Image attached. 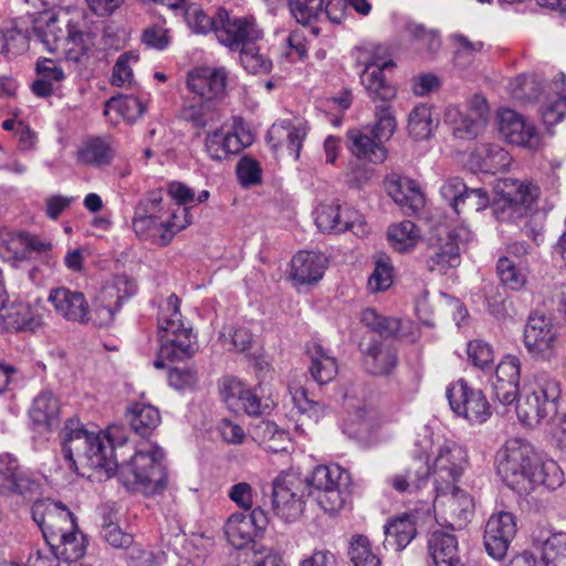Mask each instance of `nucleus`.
I'll use <instances>...</instances> for the list:
<instances>
[{
	"instance_id": "obj_22",
	"label": "nucleus",
	"mask_w": 566,
	"mask_h": 566,
	"mask_svg": "<svg viewBox=\"0 0 566 566\" xmlns=\"http://www.w3.org/2000/svg\"><path fill=\"white\" fill-rule=\"evenodd\" d=\"M324 0H290V11L297 23L302 24L301 28L291 31L287 43L292 51H295L300 59H303L307 53V41L305 31L316 34L315 28H307L321 12Z\"/></svg>"
},
{
	"instance_id": "obj_27",
	"label": "nucleus",
	"mask_w": 566,
	"mask_h": 566,
	"mask_svg": "<svg viewBox=\"0 0 566 566\" xmlns=\"http://www.w3.org/2000/svg\"><path fill=\"white\" fill-rule=\"evenodd\" d=\"M221 395L229 408L234 411H243L249 416H260L270 408L268 402H261L255 390L249 388L237 378L223 380Z\"/></svg>"
},
{
	"instance_id": "obj_18",
	"label": "nucleus",
	"mask_w": 566,
	"mask_h": 566,
	"mask_svg": "<svg viewBox=\"0 0 566 566\" xmlns=\"http://www.w3.org/2000/svg\"><path fill=\"white\" fill-rule=\"evenodd\" d=\"M27 3L32 4L34 8H42L38 19L34 20L33 34L49 52H57L61 50L62 44L67 38V29L64 30L60 25V20L56 14L51 12V9L59 6L61 0H24Z\"/></svg>"
},
{
	"instance_id": "obj_57",
	"label": "nucleus",
	"mask_w": 566,
	"mask_h": 566,
	"mask_svg": "<svg viewBox=\"0 0 566 566\" xmlns=\"http://www.w3.org/2000/svg\"><path fill=\"white\" fill-rule=\"evenodd\" d=\"M361 322L368 328L385 337L394 336L400 328L399 319L381 316L373 308H366L361 312Z\"/></svg>"
},
{
	"instance_id": "obj_23",
	"label": "nucleus",
	"mask_w": 566,
	"mask_h": 566,
	"mask_svg": "<svg viewBox=\"0 0 566 566\" xmlns=\"http://www.w3.org/2000/svg\"><path fill=\"white\" fill-rule=\"evenodd\" d=\"M227 78L223 67L200 66L189 72L187 85L201 99L217 102L226 94Z\"/></svg>"
},
{
	"instance_id": "obj_38",
	"label": "nucleus",
	"mask_w": 566,
	"mask_h": 566,
	"mask_svg": "<svg viewBox=\"0 0 566 566\" xmlns=\"http://www.w3.org/2000/svg\"><path fill=\"white\" fill-rule=\"evenodd\" d=\"M306 353L311 359L312 378L319 385L332 381L338 371L336 359L316 343L308 345Z\"/></svg>"
},
{
	"instance_id": "obj_46",
	"label": "nucleus",
	"mask_w": 566,
	"mask_h": 566,
	"mask_svg": "<svg viewBox=\"0 0 566 566\" xmlns=\"http://www.w3.org/2000/svg\"><path fill=\"white\" fill-rule=\"evenodd\" d=\"M113 155L114 151L106 140L94 137L83 143L77 151V159L85 165L101 167L108 165Z\"/></svg>"
},
{
	"instance_id": "obj_15",
	"label": "nucleus",
	"mask_w": 566,
	"mask_h": 566,
	"mask_svg": "<svg viewBox=\"0 0 566 566\" xmlns=\"http://www.w3.org/2000/svg\"><path fill=\"white\" fill-rule=\"evenodd\" d=\"M269 524V517L262 507L253 509L249 514L234 512L223 525L227 541L237 549L255 546L254 539L260 536Z\"/></svg>"
},
{
	"instance_id": "obj_62",
	"label": "nucleus",
	"mask_w": 566,
	"mask_h": 566,
	"mask_svg": "<svg viewBox=\"0 0 566 566\" xmlns=\"http://www.w3.org/2000/svg\"><path fill=\"white\" fill-rule=\"evenodd\" d=\"M520 359L514 355H507L496 366L492 384L520 385Z\"/></svg>"
},
{
	"instance_id": "obj_48",
	"label": "nucleus",
	"mask_w": 566,
	"mask_h": 566,
	"mask_svg": "<svg viewBox=\"0 0 566 566\" xmlns=\"http://www.w3.org/2000/svg\"><path fill=\"white\" fill-rule=\"evenodd\" d=\"M496 272L501 283L512 290H522L527 282V270L522 263H515L513 260L502 256L496 264Z\"/></svg>"
},
{
	"instance_id": "obj_58",
	"label": "nucleus",
	"mask_w": 566,
	"mask_h": 566,
	"mask_svg": "<svg viewBox=\"0 0 566 566\" xmlns=\"http://www.w3.org/2000/svg\"><path fill=\"white\" fill-rule=\"evenodd\" d=\"M285 130L287 133L286 138L290 155L297 160L300 158L303 143L307 136V123L302 117L293 116L292 119H285Z\"/></svg>"
},
{
	"instance_id": "obj_59",
	"label": "nucleus",
	"mask_w": 566,
	"mask_h": 566,
	"mask_svg": "<svg viewBox=\"0 0 566 566\" xmlns=\"http://www.w3.org/2000/svg\"><path fill=\"white\" fill-rule=\"evenodd\" d=\"M285 492H290V500H285V523L298 520L304 512L306 496H301V488L293 481L292 473L285 474Z\"/></svg>"
},
{
	"instance_id": "obj_60",
	"label": "nucleus",
	"mask_w": 566,
	"mask_h": 566,
	"mask_svg": "<svg viewBox=\"0 0 566 566\" xmlns=\"http://www.w3.org/2000/svg\"><path fill=\"white\" fill-rule=\"evenodd\" d=\"M185 19L189 28L196 33H216L217 27L220 25L219 12L216 18H210L200 8L190 6L185 11Z\"/></svg>"
},
{
	"instance_id": "obj_7",
	"label": "nucleus",
	"mask_w": 566,
	"mask_h": 566,
	"mask_svg": "<svg viewBox=\"0 0 566 566\" xmlns=\"http://www.w3.org/2000/svg\"><path fill=\"white\" fill-rule=\"evenodd\" d=\"M494 190L493 214L497 221L506 223L525 220L536 209L541 196L539 187L527 179H500Z\"/></svg>"
},
{
	"instance_id": "obj_10",
	"label": "nucleus",
	"mask_w": 566,
	"mask_h": 566,
	"mask_svg": "<svg viewBox=\"0 0 566 566\" xmlns=\"http://www.w3.org/2000/svg\"><path fill=\"white\" fill-rule=\"evenodd\" d=\"M559 336V326L553 317L533 313L524 327L523 343L533 358L549 361L556 356Z\"/></svg>"
},
{
	"instance_id": "obj_64",
	"label": "nucleus",
	"mask_w": 566,
	"mask_h": 566,
	"mask_svg": "<svg viewBox=\"0 0 566 566\" xmlns=\"http://www.w3.org/2000/svg\"><path fill=\"white\" fill-rule=\"evenodd\" d=\"M451 40L455 46L454 60L459 66H467L483 48L480 41H471L463 34H453Z\"/></svg>"
},
{
	"instance_id": "obj_24",
	"label": "nucleus",
	"mask_w": 566,
	"mask_h": 566,
	"mask_svg": "<svg viewBox=\"0 0 566 566\" xmlns=\"http://www.w3.org/2000/svg\"><path fill=\"white\" fill-rule=\"evenodd\" d=\"M328 265L327 258L314 251H298L290 261V280L296 287L316 284Z\"/></svg>"
},
{
	"instance_id": "obj_12",
	"label": "nucleus",
	"mask_w": 566,
	"mask_h": 566,
	"mask_svg": "<svg viewBox=\"0 0 566 566\" xmlns=\"http://www.w3.org/2000/svg\"><path fill=\"white\" fill-rule=\"evenodd\" d=\"M467 465L468 452L462 446L455 442H446L438 447L432 468L430 467L437 493H447L449 486L455 485Z\"/></svg>"
},
{
	"instance_id": "obj_11",
	"label": "nucleus",
	"mask_w": 566,
	"mask_h": 566,
	"mask_svg": "<svg viewBox=\"0 0 566 566\" xmlns=\"http://www.w3.org/2000/svg\"><path fill=\"white\" fill-rule=\"evenodd\" d=\"M447 398L452 411L472 424L484 423L492 415L491 405L482 390L459 379L447 389Z\"/></svg>"
},
{
	"instance_id": "obj_26",
	"label": "nucleus",
	"mask_w": 566,
	"mask_h": 566,
	"mask_svg": "<svg viewBox=\"0 0 566 566\" xmlns=\"http://www.w3.org/2000/svg\"><path fill=\"white\" fill-rule=\"evenodd\" d=\"M385 188L406 214L417 213L424 206V195L418 182L408 177L391 172L386 177Z\"/></svg>"
},
{
	"instance_id": "obj_44",
	"label": "nucleus",
	"mask_w": 566,
	"mask_h": 566,
	"mask_svg": "<svg viewBox=\"0 0 566 566\" xmlns=\"http://www.w3.org/2000/svg\"><path fill=\"white\" fill-rule=\"evenodd\" d=\"M396 363L395 350L376 342L369 346L364 359L367 371L376 376L389 374L395 368Z\"/></svg>"
},
{
	"instance_id": "obj_20",
	"label": "nucleus",
	"mask_w": 566,
	"mask_h": 566,
	"mask_svg": "<svg viewBox=\"0 0 566 566\" xmlns=\"http://www.w3.org/2000/svg\"><path fill=\"white\" fill-rule=\"evenodd\" d=\"M440 193L458 214L480 212L490 205V197L482 188H468L459 178L446 181Z\"/></svg>"
},
{
	"instance_id": "obj_21",
	"label": "nucleus",
	"mask_w": 566,
	"mask_h": 566,
	"mask_svg": "<svg viewBox=\"0 0 566 566\" xmlns=\"http://www.w3.org/2000/svg\"><path fill=\"white\" fill-rule=\"evenodd\" d=\"M516 534L515 516L509 512H499L489 517L484 530V546L494 559H502L507 553L511 541Z\"/></svg>"
},
{
	"instance_id": "obj_56",
	"label": "nucleus",
	"mask_w": 566,
	"mask_h": 566,
	"mask_svg": "<svg viewBox=\"0 0 566 566\" xmlns=\"http://www.w3.org/2000/svg\"><path fill=\"white\" fill-rule=\"evenodd\" d=\"M467 354L469 361L481 370H492L494 365L493 347L482 340L473 339L468 343Z\"/></svg>"
},
{
	"instance_id": "obj_45",
	"label": "nucleus",
	"mask_w": 566,
	"mask_h": 566,
	"mask_svg": "<svg viewBox=\"0 0 566 566\" xmlns=\"http://www.w3.org/2000/svg\"><path fill=\"white\" fill-rule=\"evenodd\" d=\"M474 156L480 160V169L491 174L507 169L512 163L510 153L497 144L481 145Z\"/></svg>"
},
{
	"instance_id": "obj_16",
	"label": "nucleus",
	"mask_w": 566,
	"mask_h": 566,
	"mask_svg": "<svg viewBox=\"0 0 566 566\" xmlns=\"http://www.w3.org/2000/svg\"><path fill=\"white\" fill-rule=\"evenodd\" d=\"M220 25L216 29L218 41L231 51H237L256 43L263 36V32L253 20L247 18H231L224 9H219Z\"/></svg>"
},
{
	"instance_id": "obj_6",
	"label": "nucleus",
	"mask_w": 566,
	"mask_h": 566,
	"mask_svg": "<svg viewBox=\"0 0 566 566\" xmlns=\"http://www.w3.org/2000/svg\"><path fill=\"white\" fill-rule=\"evenodd\" d=\"M301 488V496H316L318 505L328 514H336L348 501L349 474L337 464L318 465L311 476L292 473Z\"/></svg>"
},
{
	"instance_id": "obj_35",
	"label": "nucleus",
	"mask_w": 566,
	"mask_h": 566,
	"mask_svg": "<svg viewBox=\"0 0 566 566\" xmlns=\"http://www.w3.org/2000/svg\"><path fill=\"white\" fill-rule=\"evenodd\" d=\"M429 555L434 566H460L458 539L444 531H434L428 541Z\"/></svg>"
},
{
	"instance_id": "obj_28",
	"label": "nucleus",
	"mask_w": 566,
	"mask_h": 566,
	"mask_svg": "<svg viewBox=\"0 0 566 566\" xmlns=\"http://www.w3.org/2000/svg\"><path fill=\"white\" fill-rule=\"evenodd\" d=\"M7 248L12 254L14 266L15 263L31 260L33 256H38L46 265L50 264L52 243L38 235L19 232L10 238Z\"/></svg>"
},
{
	"instance_id": "obj_31",
	"label": "nucleus",
	"mask_w": 566,
	"mask_h": 566,
	"mask_svg": "<svg viewBox=\"0 0 566 566\" xmlns=\"http://www.w3.org/2000/svg\"><path fill=\"white\" fill-rule=\"evenodd\" d=\"M532 539L535 548L541 551L544 566H566V533L537 527Z\"/></svg>"
},
{
	"instance_id": "obj_17",
	"label": "nucleus",
	"mask_w": 566,
	"mask_h": 566,
	"mask_svg": "<svg viewBox=\"0 0 566 566\" xmlns=\"http://www.w3.org/2000/svg\"><path fill=\"white\" fill-rule=\"evenodd\" d=\"M496 117L499 133L509 144L532 150L541 147V135L531 120L510 108L499 111Z\"/></svg>"
},
{
	"instance_id": "obj_5",
	"label": "nucleus",
	"mask_w": 566,
	"mask_h": 566,
	"mask_svg": "<svg viewBox=\"0 0 566 566\" xmlns=\"http://www.w3.org/2000/svg\"><path fill=\"white\" fill-rule=\"evenodd\" d=\"M158 337L160 347L158 357L154 360L157 369L165 367V359L185 360L195 355L197 337L191 327H186L181 321L179 298L171 294L166 302V308L158 318Z\"/></svg>"
},
{
	"instance_id": "obj_9",
	"label": "nucleus",
	"mask_w": 566,
	"mask_h": 566,
	"mask_svg": "<svg viewBox=\"0 0 566 566\" xmlns=\"http://www.w3.org/2000/svg\"><path fill=\"white\" fill-rule=\"evenodd\" d=\"M473 240V233L465 226L441 231L430 243L427 265L430 271L446 273L461 263V252Z\"/></svg>"
},
{
	"instance_id": "obj_36",
	"label": "nucleus",
	"mask_w": 566,
	"mask_h": 566,
	"mask_svg": "<svg viewBox=\"0 0 566 566\" xmlns=\"http://www.w3.org/2000/svg\"><path fill=\"white\" fill-rule=\"evenodd\" d=\"M40 326V319L27 303L0 305V327L4 331H34Z\"/></svg>"
},
{
	"instance_id": "obj_43",
	"label": "nucleus",
	"mask_w": 566,
	"mask_h": 566,
	"mask_svg": "<svg viewBox=\"0 0 566 566\" xmlns=\"http://www.w3.org/2000/svg\"><path fill=\"white\" fill-rule=\"evenodd\" d=\"M126 418L132 429L140 437H148L159 426V410L150 405L135 403L129 408Z\"/></svg>"
},
{
	"instance_id": "obj_3",
	"label": "nucleus",
	"mask_w": 566,
	"mask_h": 566,
	"mask_svg": "<svg viewBox=\"0 0 566 566\" xmlns=\"http://www.w3.org/2000/svg\"><path fill=\"white\" fill-rule=\"evenodd\" d=\"M163 208L161 190H153L135 208L133 218L134 232L144 240L165 247L175 234L190 224L188 209L178 207L171 214Z\"/></svg>"
},
{
	"instance_id": "obj_55",
	"label": "nucleus",
	"mask_w": 566,
	"mask_h": 566,
	"mask_svg": "<svg viewBox=\"0 0 566 566\" xmlns=\"http://www.w3.org/2000/svg\"><path fill=\"white\" fill-rule=\"evenodd\" d=\"M394 266L389 256L380 254L376 260V265L368 279L367 287L371 293L386 291L392 284Z\"/></svg>"
},
{
	"instance_id": "obj_13",
	"label": "nucleus",
	"mask_w": 566,
	"mask_h": 566,
	"mask_svg": "<svg viewBox=\"0 0 566 566\" xmlns=\"http://www.w3.org/2000/svg\"><path fill=\"white\" fill-rule=\"evenodd\" d=\"M446 122L452 127L458 138L473 139L486 127L490 120V107L481 95H474L465 112L458 106H449L444 114Z\"/></svg>"
},
{
	"instance_id": "obj_37",
	"label": "nucleus",
	"mask_w": 566,
	"mask_h": 566,
	"mask_svg": "<svg viewBox=\"0 0 566 566\" xmlns=\"http://www.w3.org/2000/svg\"><path fill=\"white\" fill-rule=\"evenodd\" d=\"M46 544L55 558L67 563L78 560L86 552V538L78 527L76 531L62 533L56 539L49 541Z\"/></svg>"
},
{
	"instance_id": "obj_30",
	"label": "nucleus",
	"mask_w": 566,
	"mask_h": 566,
	"mask_svg": "<svg viewBox=\"0 0 566 566\" xmlns=\"http://www.w3.org/2000/svg\"><path fill=\"white\" fill-rule=\"evenodd\" d=\"M49 302L53 305L56 313L67 321L76 323L88 322V304L82 292L59 287L51 291Z\"/></svg>"
},
{
	"instance_id": "obj_32",
	"label": "nucleus",
	"mask_w": 566,
	"mask_h": 566,
	"mask_svg": "<svg viewBox=\"0 0 566 566\" xmlns=\"http://www.w3.org/2000/svg\"><path fill=\"white\" fill-rule=\"evenodd\" d=\"M32 423L40 432H49L59 426L60 402L52 391H41L29 409Z\"/></svg>"
},
{
	"instance_id": "obj_33",
	"label": "nucleus",
	"mask_w": 566,
	"mask_h": 566,
	"mask_svg": "<svg viewBox=\"0 0 566 566\" xmlns=\"http://www.w3.org/2000/svg\"><path fill=\"white\" fill-rule=\"evenodd\" d=\"M384 531L385 548L400 552L410 544L417 534L416 517L410 513L395 516L384 526Z\"/></svg>"
},
{
	"instance_id": "obj_14",
	"label": "nucleus",
	"mask_w": 566,
	"mask_h": 566,
	"mask_svg": "<svg viewBox=\"0 0 566 566\" xmlns=\"http://www.w3.org/2000/svg\"><path fill=\"white\" fill-rule=\"evenodd\" d=\"M31 513L45 542L56 539L62 533L77 528L74 514L61 502L50 499L38 500L32 505Z\"/></svg>"
},
{
	"instance_id": "obj_34",
	"label": "nucleus",
	"mask_w": 566,
	"mask_h": 566,
	"mask_svg": "<svg viewBox=\"0 0 566 566\" xmlns=\"http://www.w3.org/2000/svg\"><path fill=\"white\" fill-rule=\"evenodd\" d=\"M554 96L547 95L539 106L543 123L552 127L562 122L566 114V75L557 74L552 82Z\"/></svg>"
},
{
	"instance_id": "obj_53",
	"label": "nucleus",
	"mask_w": 566,
	"mask_h": 566,
	"mask_svg": "<svg viewBox=\"0 0 566 566\" xmlns=\"http://www.w3.org/2000/svg\"><path fill=\"white\" fill-rule=\"evenodd\" d=\"M408 132L415 139H426L432 132L431 107L426 104L412 108L408 118Z\"/></svg>"
},
{
	"instance_id": "obj_41",
	"label": "nucleus",
	"mask_w": 566,
	"mask_h": 566,
	"mask_svg": "<svg viewBox=\"0 0 566 566\" xmlns=\"http://www.w3.org/2000/svg\"><path fill=\"white\" fill-rule=\"evenodd\" d=\"M181 117L196 128L203 129L218 123L221 118L216 101L200 99L192 102L181 111Z\"/></svg>"
},
{
	"instance_id": "obj_19",
	"label": "nucleus",
	"mask_w": 566,
	"mask_h": 566,
	"mask_svg": "<svg viewBox=\"0 0 566 566\" xmlns=\"http://www.w3.org/2000/svg\"><path fill=\"white\" fill-rule=\"evenodd\" d=\"M0 494H18L29 500L40 494V483L10 453L0 454Z\"/></svg>"
},
{
	"instance_id": "obj_2",
	"label": "nucleus",
	"mask_w": 566,
	"mask_h": 566,
	"mask_svg": "<svg viewBox=\"0 0 566 566\" xmlns=\"http://www.w3.org/2000/svg\"><path fill=\"white\" fill-rule=\"evenodd\" d=\"M496 472L520 495L537 488L555 490L563 484V472L553 460H542L525 439L511 438L497 451Z\"/></svg>"
},
{
	"instance_id": "obj_25",
	"label": "nucleus",
	"mask_w": 566,
	"mask_h": 566,
	"mask_svg": "<svg viewBox=\"0 0 566 566\" xmlns=\"http://www.w3.org/2000/svg\"><path fill=\"white\" fill-rule=\"evenodd\" d=\"M430 476L427 457L412 458L405 468L391 473L385 480L387 486L399 494H415L423 489Z\"/></svg>"
},
{
	"instance_id": "obj_1",
	"label": "nucleus",
	"mask_w": 566,
	"mask_h": 566,
	"mask_svg": "<svg viewBox=\"0 0 566 566\" xmlns=\"http://www.w3.org/2000/svg\"><path fill=\"white\" fill-rule=\"evenodd\" d=\"M119 426H112L105 434L90 431L77 418L66 420L62 431V451L70 468L87 467L103 471L106 478L116 472L127 489L153 495L167 486L164 465L165 452L158 446L139 450L129 461L118 462L115 450L126 443L127 437Z\"/></svg>"
},
{
	"instance_id": "obj_61",
	"label": "nucleus",
	"mask_w": 566,
	"mask_h": 566,
	"mask_svg": "<svg viewBox=\"0 0 566 566\" xmlns=\"http://www.w3.org/2000/svg\"><path fill=\"white\" fill-rule=\"evenodd\" d=\"M138 55L126 52L117 59L112 74V84L119 87H130L134 82L132 63L137 62Z\"/></svg>"
},
{
	"instance_id": "obj_47",
	"label": "nucleus",
	"mask_w": 566,
	"mask_h": 566,
	"mask_svg": "<svg viewBox=\"0 0 566 566\" xmlns=\"http://www.w3.org/2000/svg\"><path fill=\"white\" fill-rule=\"evenodd\" d=\"M64 59L75 69H82L88 61V48L85 43V35L82 31L74 30L67 23V38L62 44Z\"/></svg>"
},
{
	"instance_id": "obj_51",
	"label": "nucleus",
	"mask_w": 566,
	"mask_h": 566,
	"mask_svg": "<svg viewBox=\"0 0 566 566\" xmlns=\"http://www.w3.org/2000/svg\"><path fill=\"white\" fill-rule=\"evenodd\" d=\"M231 145L234 144L223 127L209 132L205 138V149L213 160H223L230 155L238 154V149Z\"/></svg>"
},
{
	"instance_id": "obj_40",
	"label": "nucleus",
	"mask_w": 566,
	"mask_h": 566,
	"mask_svg": "<svg viewBox=\"0 0 566 566\" xmlns=\"http://www.w3.org/2000/svg\"><path fill=\"white\" fill-rule=\"evenodd\" d=\"M305 379V376L302 375L300 379H294L291 381L289 386L290 395H291V401L293 403V407L290 411L289 422L293 424V428L296 432L302 431V427L304 424L303 421H301V417L307 416L308 418L312 417V412L315 409V403L313 400L307 398L303 380Z\"/></svg>"
},
{
	"instance_id": "obj_63",
	"label": "nucleus",
	"mask_w": 566,
	"mask_h": 566,
	"mask_svg": "<svg viewBox=\"0 0 566 566\" xmlns=\"http://www.w3.org/2000/svg\"><path fill=\"white\" fill-rule=\"evenodd\" d=\"M256 434L260 439V443L266 451L277 453L283 450V447L281 446L283 431L275 422L270 420L261 421L256 428Z\"/></svg>"
},
{
	"instance_id": "obj_29",
	"label": "nucleus",
	"mask_w": 566,
	"mask_h": 566,
	"mask_svg": "<svg viewBox=\"0 0 566 566\" xmlns=\"http://www.w3.org/2000/svg\"><path fill=\"white\" fill-rule=\"evenodd\" d=\"M347 139L348 149L358 161L378 165L387 159V149L369 128L350 129L347 132Z\"/></svg>"
},
{
	"instance_id": "obj_42",
	"label": "nucleus",
	"mask_w": 566,
	"mask_h": 566,
	"mask_svg": "<svg viewBox=\"0 0 566 566\" xmlns=\"http://www.w3.org/2000/svg\"><path fill=\"white\" fill-rule=\"evenodd\" d=\"M450 494L448 507L452 518L453 528L464 527L474 514V503L472 497L457 485L449 486L447 493Z\"/></svg>"
},
{
	"instance_id": "obj_39",
	"label": "nucleus",
	"mask_w": 566,
	"mask_h": 566,
	"mask_svg": "<svg viewBox=\"0 0 566 566\" xmlns=\"http://www.w3.org/2000/svg\"><path fill=\"white\" fill-rule=\"evenodd\" d=\"M387 240L396 252L408 253L418 245L421 232L412 221L403 220L388 227Z\"/></svg>"
},
{
	"instance_id": "obj_54",
	"label": "nucleus",
	"mask_w": 566,
	"mask_h": 566,
	"mask_svg": "<svg viewBox=\"0 0 566 566\" xmlns=\"http://www.w3.org/2000/svg\"><path fill=\"white\" fill-rule=\"evenodd\" d=\"M348 554L354 566H380V558L374 553L368 537L364 535L352 537Z\"/></svg>"
},
{
	"instance_id": "obj_52",
	"label": "nucleus",
	"mask_w": 566,
	"mask_h": 566,
	"mask_svg": "<svg viewBox=\"0 0 566 566\" xmlns=\"http://www.w3.org/2000/svg\"><path fill=\"white\" fill-rule=\"evenodd\" d=\"M109 109L117 112L127 122H135L145 113V105L135 96L118 95L106 101L104 114L107 115Z\"/></svg>"
},
{
	"instance_id": "obj_50",
	"label": "nucleus",
	"mask_w": 566,
	"mask_h": 566,
	"mask_svg": "<svg viewBox=\"0 0 566 566\" xmlns=\"http://www.w3.org/2000/svg\"><path fill=\"white\" fill-rule=\"evenodd\" d=\"M335 221L340 223L339 231H333L332 233L350 231L358 238H365L371 231L365 217L358 210L350 207H343L340 203H338V216Z\"/></svg>"
},
{
	"instance_id": "obj_8",
	"label": "nucleus",
	"mask_w": 566,
	"mask_h": 566,
	"mask_svg": "<svg viewBox=\"0 0 566 566\" xmlns=\"http://www.w3.org/2000/svg\"><path fill=\"white\" fill-rule=\"evenodd\" d=\"M358 62L365 66L360 81L373 101L387 102L396 97L397 91L384 76V71L394 67L387 59V50L380 44H366L359 48Z\"/></svg>"
},
{
	"instance_id": "obj_4",
	"label": "nucleus",
	"mask_w": 566,
	"mask_h": 566,
	"mask_svg": "<svg viewBox=\"0 0 566 566\" xmlns=\"http://www.w3.org/2000/svg\"><path fill=\"white\" fill-rule=\"evenodd\" d=\"M560 396L562 385L556 377L546 371L535 374L520 392L516 405L518 420L531 428L549 422L557 413Z\"/></svg>"
},
{
	"instance_id": "obj_49",
	"label": "nucleus",
	"mask_w": 566,
	"mask_h": 566,
	"mask_svg": "<svg viewBox=\"0 0 566 566\" xmlns=\"http://www.w3.org/2000/svg\"><path fill=\"white\" fill-rule=\"evenodd\" d=\"M120 306L114 302L113 290H102L97 296L92 313L88 311V322L99 327L109 326Z\"/></svg>"
}]
</instances>
